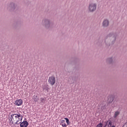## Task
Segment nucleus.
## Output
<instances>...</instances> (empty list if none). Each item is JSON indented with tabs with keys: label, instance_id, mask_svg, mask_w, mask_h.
<instances>
[{
	"label": "nucleus",
	"instance_id": "1",
	"mask_svg": "<svg viewBox=\"0 0 127 127\" xmlns=\"http://www.w3.org/2000/svg\"><path fill=\"white\" fill-rule=\"evenodd\" d=\"M22 121V115L19 113L11 115V121L12 125H19Z\"/></svg>",
	"mask_w": 127,
	"mask_h": 127
},
{
	"label": "nucleus",
	"instance_id": "2",
	"mask_svg": "<svg viewBox=\"0 0 127 127\" xmlns=\"http://www.w3.org/2000/svg\"><path fill=\"white\" fill-rule=\"evenodd\" d=\"M42 24L47 29L50 28L52 26V22L48 18H44L42 21Z\"/></svg>",
	"mask_w": 127,
	"mask_h": 127
},
{
	"label": "nucleus",
	"instance_id": "3",
	"mask_svg": "<svg viewBox=\"0 0 127 127\" xmlns=\"http://www.w3.org/2000/svg\"><path fill=\"white\" fill-rule=\"evenodd\" d=\"M97 9L96 3H89L88 4V11L89 12H94Z\"/></svg>",
	"mask_w": 127,
	"mask_h": 127
},
{
	"label": "nucleus",
	"instance_id": "4",
	"mask_svg": "<svg viewBox=\"0 0 127 127\" xmlns=\"http://www.w3.org/2000/svg\"><path fill=\"white\" fill-rule=\"evenodd\" d=\"M15 7H16V5L12 2L8 3L6 6V8L9 10H14V9H15Z\"/></svg>",
	"mask_w": 127,
	"mask_h": 127
},
{
	"label": "nucleus",
	"instance_id": "5",
	"mask_svg": "<svg viewBox=\"0 0 127 127\" xmlns=\"http://www.w3.org/2000/svg\"><path fill=\"white\" fill-rule=\"evenodd\" d=\"M48 82L52 86H53V85H55V83H56V79L55 78V77L53 76L49 77L48 79Z\"/></svg>",
	"mask_w": 127,
	"mask_h": 127
},
{
	"label": "nucleus",
	"instance_id": "6",
	"mask_svg": "<svg viewBox=\"0 0 127 127\" xmlns=\"http://www.w3.org/2000/svg\"><path fill=\"white\" fill-rule=\"evenodd\" d=\"M113 37V41H112V44L115 43V40H116V38L117 37L116 34L114 33H110L108 35V37Z\"/></svg>",
	"mask_w": 127,
	"mask_h": 127
},
{
	"label": "nucleus",
	"instance_id": "7",
	"mask_svg": "<svg viewBox=\"0 0 127 127\" xmlns=\"http://www.w3.org/2000/svg\"><path fill=\"white\" fill-rule=\"evenodd\" d=\"M22 99H18L15 100V101L14 102V105H15L16 106H21V105H22Z\"/></svg>",
	"mask_w": 127,
	"mask_h": 127
},
{
	"label": "nucleus",
	"instance_id": "8",
	"mask_svg": "<svg viewBox=\"0 0 127 127\" xmlns=\"http://www.w3.org/2000/svg\"><path fill=\"white\" fill-rule=\"evenodd\" d=\"M109 20L104 19L102 22V25L103 27H108L109 26Z\"/></svg>",
	"mask_w": 127,
	"mask_h": 127
},
{
	"label": "nucleus",
	"instance_id": "9",
	"mask_svg": "<svg viewBox=\"0 0 127 127\" xmlns=\"http://www.w3.org/2000/svg\"><path fill=\"white\" fill-rule=\"evenodd\" d=\"M20 127H27L28 126V122L27 121H24L22 123H20Z\"/></svg>",
	"mask_w": 127,
	"mask_h": 127
},
{
	"label": "nucleus",
	"instance_id": "10",
	"mask_svg": "<svg viewBox=\"0 0 127 127\" xmlns=\"http://www.w3.org/2000/svg\"><path fill=\"white\" fill-rule=\"evenodd\" d=\"M108 127H116V126L113 125V122L111 120L107 121Z\"/></svg>",
	"mask_w": 127,
	"mask_h": 127
},
{
	"label": "nucleus",
	"instance_id": "11",
	"mask_svg": "<svg viewBox=\"0 0 127 127\" xmlns=\"http://www.w3.org/2000/svg\"><path fill=\"white\" fill-rule=\"evenodd\" d=\"M113 57L108 58L106 60L107 63H108L109 64H112L113 63Z\"/></svg>",
	"mask_w": 127,
	"mask_h": 127
},
{
	"label": "nucleus",
	"instance_id": "12",
	"mask_svg": "<svg viewBox=\"0 0 127 127\" xmlns=\"http://www.w3.org/2000/svg\"><path fill=\"white\" fill-rule=\"evenodd\" d=\"M43 91H47V92H48L49 90V85L48 84H46L44 85L43 87Z\"/></svg>",
	"mask_w": 127,
	"mask_h": 127
},
{
	"label": "nucleus",
	"instance_id": "13",
	"mask_svg": "<svg viewBox=\"0 0 127 127\" xmlns=\"http://www.w3.org/2000/svg\"><path fill=\"white\" fill-rule=\"evenodd\" d=\"M60 125L63 126V127H67V125H66V123H65V120H64L61 121Z\"/></svg>",
	"mask_w": 127,
	"mask_h": 127
},
{
	"label": "nucleus",
	"instance_id": "14",
	"mask_svg": "<svg viewBox=\"0 0 127 127\" xmlns=\"http://www.w3.org/2000/svg\"><path fill=\"white\" fill-rule=\"evenodd\" d=\"M40 100L41 101V104H45V102H46V97H44V98H41L40 99Z\"/></svg>",
	"mask_w": 127,
	"mask_h": 127
},
{
	"label": "nucleus",
	"instance_id": "15",
	"mask_svg": "<svg viewBox=\"0 0 127 127\" xmlns=\"http://www.w3.org/2000/svg\"><path fill=\"white\" fill-rule=\"evenodd\" d=\"M33 100L34 102L36 103V102L37 101H38V100H39V98H38V96L34 95L33 97Z\"/></svg>",
	"mask_w": 127,
	"mask_h": 127
},
{
	"label": "nucleus",
	"instance_id": "16",
	"mask_svg": "<svg viewBox=\"0 0 127 127\" xmlns=\"http://www.w3.org/2000/svg\"><path fill=\"white\" fill-rule=\"evenodd\" d=\"M68 81L69 83V84H72V83H74L73 77L72 76L69 77Z\"/></svg>",
	"mask_w": 127,
	"mask_h": 127
},
{
	"label": "nucleus",
	"instance_id": "17",
	"mask_svg": "<svg viewBox=\"0 0 127 127\" xmlns=\"http://www.w3.org/2000/svg\"><path fill=\"white\" fill-rule=\"evenodd\" d=\"M120 111L115 112L114 115V118H115V119H116V118H117V117H118V116H119V115H120Z\"/></svg>",
	"mask_w": 127,
	"mask_h": 127
},
{
	"label": "nucleus",
	"instance_id": "18",
	"mask_svg": "<svg viewBox=\"0 0 127 127\" xmlns=\"http://www.w3.org/2000/svg\"><path fill=\"white\" fill-rule=\"evenodd\" d=\"M64 120L66 121V124H67V125H70V122L69 121V119L68 118H64Z\"/></svg>",
	"mask_w": 127,
	"mask_h": 127
},
{
	"label": "nucleus",
	"instance_id": "19",
	"mask_svg": "<svg viewBox=\"0 0 127 127\" xmlns=\"http://www.w3.org/2000/svg\"><path fill=\"white\" fill-rule=\"evenodd\" d=\"M96 127H103V124L100 123L96 126Z\"/></svg>",
	"mask_w": 127,
	"mask_h": 127
},
{
	"label": "nucleus",
	"instance_id": "20",
	"mask_svg": "<svg viewBox=\"0 0 127 127\" xmlns=\"http://www.w3.org/2000/svg\"><path fill=\"white\" fill-rule=\"evenodd\" d=\"M107 126H108L107 121L105 122V124L103 127H107Z\"/></svg>",
	"mask_w": 127,
	"mask_h": 127
},
{
	"label": "nucleus",
	"instance_id": "21",
	"mask_svg": "<svg viewBox=\"0 0 127 127\" xmlns=\"http://www.w3.org/2000/svg\"><path fill=\"white\" fill-rule=\"evenodd\" d=\"M123 127H127V122H126L124 126H123Z\"/></svg>",
	"mask_w": 127,
	"mask_h": 127
},
{
	"label": "nucleus",
	"instance_id": "22",
	"mask_svg": "<svg viewBox=\"0 0 127 127\" xmlns=\"http://www.w3.org/2000/svg\"><path fill=\"white\" fill-rule=\"evenodd\" d=\"M105 44L106 45H107V46H110V44H107V43L106 42V41H105Z\"/></svg>",
	"mask_w": 127,
	"mask_h": 127
}]
</instances>
